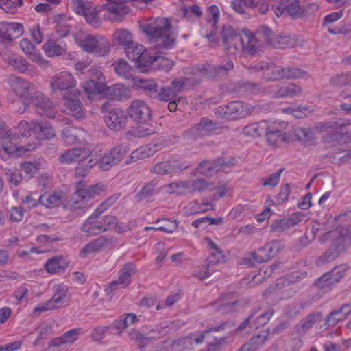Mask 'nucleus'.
Masks as SVG:
<instances>
[{
  "label": "nucleus",
  "mask_w": 351,
  "mask_h": 351,
  "mask_svg": "<svg viewBox=\"0 0 351 351\" xmlns=\"http://www.w3.org/2000/svg\"><path fill=\"white\" fill-rule=\"evenodd\" d=\"M137 271L136 265L132 262L125 263L119 271V277L117 280L112 281L110 287L114 290L118 285L127 287L131 283V278Z\"/></svg>",
  "instance_id": "obj_24"
},
{
  "label": "nucleus",
  "mask_w": 351,
  "mask_h": 351,
  "mask_svg": "<svg viewBox=\"0 0 351 351\" xmlns=\"http://www.w3.org/2000/svg\"><path fill=\"white\" fill-rule=\"evenodd\" d=\"M128 116L134 121L146 123L151 119V110L149 106L143 100L136 99L132 101L128 108Z\"/></svg>",
  "instance_id": "obj_16"
},
{
  "label": "nucleus",
  "mask_w": 351,
  "mask_h": 351,
  "mask_svg": "<svg viewBox=\"0 0 351 351\" xmlns=\"http://www.w3.org/2000/svg\"><path fill=\"white\" fill-rule=\"evenodd\" d=\"M261 79L265 82L278 81L281 77V66L268 62V68L264 73H262Z\"/></svg>",
  "instance_id": "obj_45"
},
{
  "label": "nucleus",
  "mask_w": 351,
  "mask_h": 351,
  "mask_svg": "<svg viewBox=\"0 0 351 351\" xmlns=\"http://www.w3.org/2000/svg\"><path fill=\"white\" fill-rule=\"evenodd\" d=\"M169 194L185 195L189 193L187 180H179L164 186Z\"/></svg>",
  "instance_id": "obj_44"
},
{
  "label": "nucleus",
  "mask_w": 351,
  "mask_h": 351,
  "mask_svg": "<svg viewBox=\"0 0 351 351\" xmlns=\"http://www.w3.org/2000/svg\"><path fill=\"white\" fill-rule=\"evenodd\" d=\"M306 75V72L295 67H282L281 66V77L284 79H292L303 77Z\"/></svg>",
  "instance_id": "obj_57"
},
{
  "label": "nucleus",
  "mask_w": 351,
  "mask_h": 351,
  "mask_svg": "<svg viewBox=\"0 0 351 351\" xmlns=\"http://www.w3.org/2000/svg\"><path fill=\"white\" fill-rule=\"evenodd\" d=\"M63 197L62 191L45 193L39 197L38 202L47 208H53L59 206Z\"/></svg>",
  "instance_id": "obj_36"
},
{
  "label": "nucleus",
  "mask_w": 351,
  "mask_h": 351,
  "mask_svg": "<svg viewBox=\"0 0 351 351\" xmlns=\"http://www.w3.org/2000/svg\"><path fill=\"white\" fill-rule=\"evenodd\" d=\"M86 77L87 80L83 86L87 93H99L104 90V77L101 71L97 67L90 66L87 69Z\"/></svg>",
  "instance_id": "obj_14"
},
{
  "label": "nucleus",
  "mask_w": 351,
  "mask_h": 351,
  "mask_svg": "<svg viewBox=\"0 0 351 351\" xmlns=\"http://www.w3.org/2000/svg\"><path fill=\"white\" fill-rule=\"evenodd\" d=\"M322 317L323 314L322 312L314 311L311 313L298 326V332L306 333L315 324L319 322Z\"/></svg>",
  "instance_id": "obj_39"
},
{
  "label": "nucleus",
  "mask_w": 351,
  "mask_h": 351,
  "mask_svg": "<svg viewBox=\"0 0 351 351\" xmlns=\"http://www.w3.org/2000/svg\"><path fill=\"white\" fill-rule=\"evenodd\" d=\"M226 323L213 327L203 332H195L182 337L176 340L167 339L162 342L158 351H185L191 350L195 344L203 343L207 335L213 331L223 330Z\"/></svg>",
  "instance_id": "obj_3"
},
{
  "label": "nucleus",
  "mask_w": 351,
  "mask_h": 351,
  "mask_svg": "<svg viewBox=\"0 0 351 351\" xmlns=\"http://www.w3.org/2000/svg\"><path fill=\"white\" fill-rule=\"evenodd\" d=\"M128 335L130 340L138 342V347L140 349L145 348L147 343L152 339H156L158 337L157 336L154 335L142 334L138 330L134 329L128 332Z\"/></svg>",
  "instance_id": "obj_48"
},
{
  "label": "nucleus",
  "mask_w": 351,
  "mask_h": 351,
  "mask_svg": "<svg viewBox=\"0 0 351 351\" xmlns=\"http://www.w3.org/2000/svg\"><path fill=\"white\" fill-rule=\"evenodd\" d=\"M191 167L186 161L180 160H169L156 163L150 169L152 173L158 175L177 174L183 172Z\"/></svg>",
  "instance_id": "obj_12"
},
{
  "label": "nucleus",
  "mask_w": 351,
  "mask_h": 351,
  "mask_svg": "<svg viewBox=\"0 0 351 351\" xmlns=\"http://www.w3.org/2000/svg\"><path fill=\"white\" fill-rule=\"evenodd\" d=\"M267 142L271 146H276L284 140V133L280 129V125L276 122H271L268 132L265 134Z\"/></svg>",
  "instance_id": "obj_35"
},
{
  "label": "nucleus",
  "mask_w": 351,
  "mask_h": 351,
  "mask_svg": "<svg viewBox=\"0 0 351 351\" xmlns=\"http://www.w3.org/2000/svg\"><path fill=\"white\" fill-rule=\"evenodd\" d=\"M43 49L48 57L58 56L66 52V47L56 40H48L43 45Z\"/></svg>",
  "instance_id": "obj_43"
},
{
  "label": "nucleus",
  "mask_w": 351,
  "mask_h": 351,
  "mask_svg": "<svg viewBox=\"0 0 351 351\" xmlns=\"http://www.w3.org/2000/svg\"><path fill=\"white\" fill-rule=\"evenodd\" d=\"M240 32L230 25H224L222 27L221 38L225 49L230 55H237L240 53L242 41Z\"/></svg>",
  "instance_id": "obj_10"
},
{
  "label": "nucleus",
  "mask_w": 351,
  "mask_h": 351,
  "mask_svg": "<svg viewBox=\"0 0 351 351\" xmlns=\"http://www.w3.org/2000/svg\"><path fill=\"white\" fill-rule=\"evenodd\" d=\"M255 34L263 45L265 44L271 47V43L274 40L275 35L270 27L262 25L256 29Z\"/></svg>",
  "instance_id": "obj_46"
},
{
  "label": "nucleus",
  "mask_w": 351,
  "mask_h": 351,
  "mask_svg": "<svg viewBox=\"0 0 351 351\" xmlns=\"http://www.w3.org/2000/svg\"><path fill=\"white\" fill-rule=\"evenodd\" d=\"M340 252L341 251L338 250L337 248L335 250L330 249L315 260V264L317 266H321L327 263L333 261L339 256Z\"/></svg>",
  "instance_id": "obj_56"
},
{
  "label": "nucleus",
  "mask_w": 351,
  "mask_h": 351,
  "mask_svg": "<svg viewBox=\"0 0 351 351\" xmlns=\"http://www.w3.org/2000/svg\"><path fill=\"white\" fill-rule=\"evenodd\" d=\"M112 66L115 73L119 76L125 79H128L132 76V69L125 60L120 59L114 62Z\"/></svg>",
  "instance_id": "obj_49"
},
{
  "label": "nucleus",
  "mask_w": 351,
  "mask_h": 351,
  "mask_svg": "<svg viewBox=\"0 0 351 351\" xmlns=\"http://www.w3.org/2000/svg\"><path fill=\"white\" fill-rule=\"evenodd\" d=\"M350 312L349 304H343L339 308L332 311L324 319L326 328L335 326L339 322L345 320Z\"/></svg>",
  "instance_id": "obj_26"
},
{
  "label": "nucleus",
  "mask_w": 351,
  "mask_h": 351,
  "mask_svg": "<svg viewBox=\"0 0 351 351\" xmlns=\"http://www.w3.org/2000/svg\"><path fill=\"white\" fill-rule=\"evenodd\" d=\"M284 245L280 241L274 240L265 246L260 247L256 252H252L247 255L244 263L253 266L255 263H263L274 258L282 248Z\"/></svg>",
  "instance_id": "obj_6"
},
{
  "label": "nucleus",
  "mask_w": 351,
  "mask_h": 351,
  "mask_svg": "<svg viewBox=\"0 0 351 351\" xmlns=\"http://www.w3.org/2000/svg\"><path fill=\"white\" fill-rule=\"evenodd\" d=\"M277 16L283 14L293 19L302 18V6L300 0H281L276 7H273Z\"/></svg>",
  "instance_id": "obj_17"
},
{
  "label": "nucleus",
  "mask_w": 351,
  "mask_h": 351,
  "mask_svg": "<svg viewBox=\"0 0 351 351\" xmlns=\"http://www.w3.org/2000/svg\"><path fill=\"white\" fill-rule=\"evenodd\" d=\"M141 31L155 46L161 49H170L175 43L171 25L166 18H152L139 22Z\"/></svg>",
  "instance_id": "obj_2"
},
{
  "label": "nucleus",
  "mask_w": 351,
  "mask_h": 351,
  "mask_svg": "<svg viewBox=\"0 0 351 351\" xmlns=\"http://www.w3.org/2000/svg\"><path fill=\"white\" fill-rule=\"evenodd\" d=\"M46 166L45 161H38L36 162H25L21 165V169L27 174L34 175L41 169H44Z\"/></svg>",
  "instance_id": "obj_59"
},
{
  "label": "nucleus",
  "mask_w": 351,
  "mask_h": 351,
  "mask_svg": "<svg viewBox=\"0 0 351 351\" xmlns=\"http://www.w3.org/2000/svg\"><path fill=\"white\" fill-rule=\"evenodd\" d=\"M116 243L117 239L114 237L100 236L86 244L80 251L79 256L85 258L93 253H98L114 246Z\"/></svg>",
  "instance_id": "obj_13"
},
{
  "label": "nucleus",
  "mask_w": 351,
  "mask_h": 351,
  "mask_svg": "<svg viewBox=\"0 0 351 351\" xmlns=\"http://www.w3.org/2000/svg\"><path fill=\"white\" fill-rule=\"evenodd\" d=\"M5 60L8 64L21 73L25 72L29 66V63L26 60L16 57L14 55L8 56Z\"/></svg>",
  "instance_id": "obj_50"
},
{
  "label": "nucleus",
  "mask_w": 351,
  "mask_h": 351,
  "mask_svg": "<svg viewBox=\"0 0 351 351\" xmlns=\"http://www.w3.org/2000/svg\"><path fill=\"white\" fill-rule=\"evenodd\" d=\"M90 199L88 193L83 188L75 191L66 202L69 209L84 210L88 207L87 202Z\"/></svg>",
  "instance_id": "obj_25"
},
{
  "label": "nucleus",
  "mask_w": 351,
  "mask_h": 351,
  "mask_svg": "<svg viewBox=\"0 0 351 351\" xmlns=\"http://www.w3.org/2000/svg\"><path fill=\"white\" fill-rule=\"evenodd\" d=\"M336 283L333 282L332 277L329 273H325L315 282V285L323 292L330 291L332 287Z\"/></svg>",
  "instance_id": "obj_55"
},
{
  "label": "nucleus",
  "mask_w": 351,
  "mask_h": 351,
  "mask_svg": "<svg viewBox=\"0 0 351 351\" xmlns=\"http://www.w3.org/2000/svg\"><path fill=\"white\" fill-rule=\"evenodd\" d=\"M296 45V40L288 35H278L275 36L274 40L271 43V47L274 48L293 47Z\"/></svg>",
  "instance_id": "obj_51"
},
{
  "label": "nucleus",
  "mask_w": 351,
  "mask_h": 351,
  "mask_svg": "<svg viewBox=\"0 0 351 351\" xmlns=\"http://www.w3.org/2000/svg\"><path fill=\"white\" fill-rule=\"evenodd\" d=\"M168 145L167 139L161 136L152 141L146 146L141 147L131 154V159L138 160L149 157Z\"/></svg>",
  "instance_id": "obj_15"
},
{
  "label": "nucleus",
  "mask_w": 351,
  "mask_h": 351,
  "mask_svg": "<svg viewBox=\"0 0 351 351\" xmlns=\"http://www.w3.org/2000/svg\"><path fill=\"white\" fill-rule=\"evenodd\" d=\"M130 90L124 85L117 84L108 87L106 95L112 100L120 101L128 98Z\"/></svg>",
  "instance_id": "obj_37"
},
{
  "label": "nucleus",
  "mask_w": 351,
  "mask_h": 351,
  "mask_svg": "<svg viewBox=\"0 0 351 351\" xmlns=\"http://www.w3.org/2000/svg\"><path fill=\"white\" fill-rule=\"evenodd\" d=\"M207 14V27H210V31L206 32L204 36L208 39H210L215 35L217 32V23L219 18V11L218 7L214 5L210 6Z\"/></svg>",
  "instance_id": "obj_33"
},
{
  "label": "nucleus",
  "mask_w": 351,
  "mask_h": 351,
  "mask_svg": "<svg viewBox=\"0 0 351 351\" xmlns=\"http://www.w3.org/2000/svg\"><path fill=\"white\" fill-rule=\"evenodd\" d=\"M152 60L151 68L154 70L168 71L173 66V62L164 56H154Z\"/></svg>",
  "instance_id": "obj_52"
},
{
  "label": "nucleus",
  "mask_w": 351,
  "mask_h": 351,
  "mask_svg": "<svg viewBox=\"0 0 351 351\" xmlns=\"http://www.w3.org/2000/svg\"><path fill=\"white\" fill-rule=\"evenodd\" d=\"M32 132L33 133L32 121L30 123H28L25 120L21 121L16 127L12 130L7 131L5 134V136L2 137V140L3 141L1 145L2 149L8 154H12L14 152L20 153L22 150L29 152L35 149L39 144L38 142L28 143L25 146L21 147H17L12 143L10 145L5 144L6 140L11 142L20 137L30 136Z\"/></svg>",
  "instance_id": "obj_4"
},
{
  "label": "nucleus",
  "mask_w": 351,
  "mask_h": 351,
  "mask_svg": "<svg viewBox=\"0 0 351 351\" xmlns=\"http://www.w3.org/2000/svg\"><path fill=\"white\" fill-rule=\"evenodd\" d=\"M109 102L106 101L101 106V109L104 113V121L110 129L119 131L125 126L127 117L125 112L119 108L109 110Z\"/></svg>",
  "instance_id": "obj_9"
},
{
  "label": "nucleus",
  "mask_w": 351,
  "mask_h": 351,
  "mask_svg": "<svg viewBox=\"0 0 351 351\" xmlns=\"http://www.w3.org/2000/svg\"><path fill=\"white\" fill-rule=\"evenodd\" d=\"M99 216L92 214L82 225L81 230L82 232L90 235H96L106 231V228L102 224Z\"/></svg>",
  "instance_id": "obj_27"
},
{
  "label": "nucleus",
  "mask_w": 351,
  "mask_h": 351,
  "mask_svg": "<svg viewBox=\"0 0 351 351\" xmlns=\"http://www.w3.org/2000/svg\"><path fill=\"white\" fill-rule=\"evenodd\" d=\"M272 98L280 99L285 97H293L300 95L302 93V88L294 83H289L284 86L271 87L267 91Z\"/></svg>",
  "instance_id": "obj_22"
},
{
  "label": "nucleus",
  "mask_w": 351,
  "mask_h": 351,
  "mask_svg": "<svg viewBox=\"0 0 351 351\" xmlns=\"http://www.w3.org/2000/svg\"><path fill=\"white\" fill-rule=\"evenodd\" d=\"M205 241L212 250L208 258V268L213 265L223 262L225 256L222 250L211 239L206 237Z\"/></svg>",
  "instance_id": "obj_38"
},
{
  "label": "nucleus",
  "mask_w": 351,
  "mask_h": 351,
  "mask_svg": "<svg viewBox=\"0 0 351 351\" xmlns=\"http://www.w3.org/2000/svg\"><path fill=\"white\" fill-rule=\"evenodd\" d=\"M156 182L152 180L145 184L137 194L138 200H143L153 195L155 193Z\"/></svg>",
  "instance_id": "obj_62"
},
{
  "label": "nucleus",
  "mask_w": 351,
  "mask_h": 351,
  "mask_svg": "<svg viewBox=\"0 0 351 351\" xmlns=\"http://www.w3.org/2000/svg\"><path fill=\"white\" fill-rule=\"evenodd\" d=\"M233 68L234 64L232 60H228L225 64L220 65H214L210 63L195 65L192 67L191 73L201 75L208 78H215L233 69Z\"/></svg>",
  "instance_id": "obj_11"
},
{
  "label": "nucleus",
  "mask_w": 351,
  "mask_h": 351,
  "mask_svg": "<svg viewBox=\"0 0 351 351\" xmlns=\"http://www.w3.org/2000/svg\"><path fill=\"white\" fill-rule=\"evenodd\" d=\"M40 106H37L35 107L36 112L38 114L41 116H46L49 118H54L56 111L54 105L50 99L49 104H47V105H45V102L40 103Z\"/></svg>",
  "instance_id": "obj_60"
},
{
  "label": "nucleus",
  "mask_w": 351,
  "mask_h": 351,
  "mask_svg": "<svg viewBox=\"0 0 351 351\" xmlns=\"http://www.w3.org/2000/svg\"><path fill=\"white\" fill-rule=\"evenodd\" d=\"M75 40L83 51L97 56H104L110 50L109 40L100 34H84L76 38Z\"/></svg>",
  "instance_id": "obj_5"
},
{
  "label": "nucleus",
  "mask_w": 351,
  "mask_h": 351,
  "mask_svg": "<svg viewBox=\"0 0 351 351\" xmlns=\"http://www.w3.org/2000/svg\"><path fill=\"white\" fill-rule=\"evenodd\" d=\"M330 84L335 87L351 86V73H341L332 76L330 79Z\"/></svg>",
  "instance_id": "obj_54"
},
{
  "label": "nucleus",
  "mask_w": 351,
  "mask_h": 351,
  "mask_svg": "<svg viewBox=\"0 0 351 351\" xmlns=\"http://www.w3.org/2000/svg\"><path fill=\"white\" fill-rule=\"evenodd\" d=\"M68 266V262L63 256H55L49 259L45 265L48 273L55 274L64 271Z\"/></svg>",
  "instance_id": "obj_40"
},
{
  "label": "nucleus",
  "mask_w": 351,
  "mask_h": 351,
  "mask_svg": "<svg viewBox=\"0 0 351 351\" xmlns=\"http://www.w3.org/2000/svg\"><path fill=\"white\" fill-rule=\"evenodd\" d=\"M252 110L251 104L234 101L219 106L217 109L216 114L222 118L235 120L250 115Z\"/></svg>",
  "instance_id": "obj_7"
},
{
  "label": "nucleus",
  "mask_w": 351,
  "mask_h": 351,
  "mask_svg": "<svg viewBox=\"0 0 351 351\" xmlns=\"http://www.w3.org/2000/svg\"><path fill=\"white\" fill-rule=\"evenodd\" d=\"M81 333L82 329L80 328L70 330L62 336L52 339L49 343V346L60 347L63 345H71L78 339Z\"/></svg>",
  "instance_id": "obj_29"
},
{
  "label": "nucleus",
  "mask_w": 351,
  "mask_h": 351,
  "mask_svg": "<svg viewBox=\"0 0 351 351\" xmlns=\"http://www.w3.org/2000/svg\"><path fill=\"white\" fill-rule=\"evenodd\" d=\"M64 110L72 116L80 119L83 117V111L80 101L75 97H67L64 96Z\"/></svg>",
  "instance_id": "obj_34"
},
{
  "label": "nucleus",
  "mask_w": 351,
  "mask_h": 351,
  "mask_svg": "<svg viewBox=\"0 0 351 351\" xmlns=\"http://www.w3.org/2000/svg\"><path fill=\"white\" fill-rule=\"evenodd\" d=\"M300 221V219L297 216L276 219L272 222L270 226V230L272 232L282 233L295 226Z\"/></svg>",
  "instance_id": "obj_31"
},
{
  "label": "nucleus",
  "mask_w": 351,
  "mask_h": 351,
  "mask_svg": "<svg viewBox=\"0 0 351 351\" xmlns=\"http://www.w3.org/2000/svg\"><path fill=\"white\" fill-rule=\"evenodd\" d=\"M176 93L174 92L171 86H163L158 88V95L156 99L163 101H168L176 97Z\"/></svg>",
  "instance_id": "obj_64"
},
{
  "label": "nucleus",
  "mask_w": 351,
  "mask_h": 351,
  "mask_svg": "<svg viewBox=\"0 0 351 351\" xmlns=\"http://www.w3.org/2000/svg\"><path fill=\"white\" fill-rule=\"evenodd\" d=\"M138 58L134 62L138 68H151L154 56H151L149 51L144 48V51H141L138 55Z\"/></svg>",
  "instance_id": "obj_53"
},
{
  "label": "nucleus",
  "mask_w": 351,
  "mask_h": 351,
  "mask_svg": "<svg viewBox=\"0 0 351 351\" xmlns=\"http://www.w3.org/2000/svg\"><path fill=\"white\" fill-rule=\"evenodd\" d=\"M271 122L268 121H261L260 122L253 123L246 125L243 129V133L245 136H259L265 135L268 132V128Z\"/></svg>",
  "instance_id": "obj_32"
},
{
  "label": "nucleus",
  "mask_w": 351,
  "mask_h": 351,
  "mask_svg": "<svg viewBox=\"0 0 351 351\" xmlns=\"http://www.w3.org/2000/svg\"><path fill=\"white\" fill-rule=\"evenodd\" d=\"M284 169L281 168L277 172L271 174L268 176H265L261 178V183L263 186H271L275 187L280 182V178L281 176V173L283 172Z\"/></svg>",
  "instance_id": "obj_61"
},
{
  "label": "nucleus",
  "mask_w": 351,
  "mask_h": 351,
  "mask_svg": "<svg viewBox=\"0 0 351 351\" xmlns=\"http://www.w3.org/2000/svg\"><path fill=\"white\" fill-rule=\"evenodd\" d=\"M217 129V123L213 121L202 118L199 123L191 127L188 131L187 134L190 138H197L210 134Z\"/></svg>",
  "instance_id": "obj_23"
},
{
  "label": "nucleus",
  "mask_w": 351,
  "mask_h": 351,
  "mask_svg": "<svg viewBox=\"0 0 351 351\" xmlns=\"http://www.w3.org/2000/svg\"><path fill=\"white\" fill-rule=\"evenodd\" d=\"M113 41L114 44L125 49L134 41L133 36L132 33L126 29H119L113 34Z\"/></svg>",
  "instance_id": "obj_42"
},
{
  "label": "nucleus",
  "mask_w": 351,
  "mask_h": 351,
  "mask_svg": "<svg viewBox=\"0 0 351 351\" xmlns=\"http://www.w3.org/2000/svg\"><path fill=\"white\" fill-rule=\"evenodd\" d=\"M9 83L13 92L19 97L28 99L36 89L35 85L23 78L17 76H11Z\"/></svg>",
  "instance_id": "obj_19"
},
{
  "label": "nucleus",
  "mask_w": 351,
  "mask_h": 351,
  "mask_svg": "<svg viewBox=\"0 0 351 351\" xmlns=\"http://www.w3.org/2000/svg\"><path fill=\"white\" fill-rule=\"evenodd\" d=\"M33 133L39 138L50 139L55 136V131L51 125L45 123L40 124L32 121Z\"/></svg>",
  "instance_id": "obj_41"
},
{
  "label": "nucleus",
  "mask_w": 351,
  "mask_h": 351,
  "mask_svg": "<svg viewBox=\"0 0 351 351\" xmlns=\"http://www.w3.org/2000/svg\"><path fill=\"white\" fill-rule=\"evenodd\" d=\"M134 84L148 96L154 99L157 97L158 86L154 80L136 77L134 79Z\"/></svg>",
  "instance_id": "obj_30"
},
{
  "label": "nucleus",
  "mask_w": 351,
  "mask_h": 351,
  "mask_svg": "<svg viewBox=\"0 0 351 351\" xmlns=\"http://www.w3.org/2000/svg\"><path fill=\"white\" fill-rule=\"evenodd\" d=\"M351 245V231L346 228H342L336 238V248L343 251L344 249Z\"/></svg>",
  "instance_id": "obj_47"
},
{
  "label": "nucleus",
  "mask_w": 351,
  "mask_h": 351,
  "mask_svg": "<svg viewBox=\"0 0 351 351\" xmlns=\"http://www.w3.org/2000/svg\"><path fill=\"white\" fill-rule=\"evenodd\" d=\"M144 48L145 47L143 45L133 41L128 47L124 49V50L127 57L134 62L135 60L138 58V55H139L141 51H144Z\"/></svg>",
  "instance_id": "obj_58"
},
{
  "label": "nucleus",
  "mask_w": 351,
  "mask_h": 351,
  "mask_svg": "<svg viewBox=\"0 0 351 351\" xmlns=\"http://www.w3.org/2000/svg\"><path fill=\"white\" fill-rule=\"evenodd\" d=\"M129 144L127 143L116 145L106 152L99 160L96 161L98 167L102 171H108L118 164L128 153Z\"/></svg>",
  "instance_id": "obj_8"
},
{
  "label": "nucleus",
  "mask_w": 351,
  "mask_h": 351,
  "mask_svg": "<svg viewBox=\"0 0 351 351\" xmlns=\"http://www.w3.org/2000/svg\"><path fill=\"white\" fill-rule=\"evenodd\" d=\"M187 184L189 193H204L215 189L214 184L205 178L187 179Z\"/></svg>",
  "instance_id": "obj_28"
},
{
  "label": "nucleus",
  "mask_w": 351,
  "mask_h": 351,
  "mask_svg": "<svg viewBox=\"0 0 351 351\" xmlns=\"http://www.w3.org/2000/svg\"><path fill=\"white\" fill-rule=\"evenodd\" d=\"M69 2L73 11L82 15L87 23L93 27L100 25L98 14L101 10L105 12L104 18L112 22L122 21L130 10L125 4V0H106V3L99 8L94 6L88 0H69Z\"/></svg>",
  "instance_id": "obj_1"
},
{
  "label": "nucleus",
  "mask_w": 351,
  "mask_h": 351,
  "mask_svg": "<svg viewBox=\"0 0 351 351\" xmlns=\"http://www.w3.org/2000/svg\"><path fill=\"white\" fill-rule=\"evenodd\" d=\"M3 171L8 181L11 184L17 186L21 182L22 177L16 168L5 167Z\"/></svg>",
  "instance_id": "obj_63"
},
{
  "label": "nucleus",
  "mask_w": 351,
  "mask_h": 351,
  "mask_svg": "<svg viewBox=\"0 0 351 351\" xmlns=\"http://www.w3.org/2000/svg\"><path fill=\"white\" fill-rule=\"evenodd\" d=\"M90 151L86 147H74L61 154L58 161L62 164L80 163L90 156Z\"/></svg>",
  "instance_id": "obj_21"
},
{
  "label": "nucleus",
  "mask_w": 351,
  "mask_h": 351,
  "mask_svg": "<svg viewBox=\"0 0 351 351\" xmlns=\"http://www.w3.org/2000/svg\"><path fill=\"white\" fill-rule=\"evenodd\" d=\"M244 36L242 37L240 53L255 55L261 51L263 44L256 34H252L250 31L243 29Z\"/></svg>",
  "instance_id": "obj_20"
},
{
  "label": "nucleus",
  "mask_w": 351,
  "mask_h": 351,
  "mask_svg": "<svg viewBox=\"0 0 351 351\" xmlns=\"http://www.w3.org/2000/svg\"><path fill=\"white\" fill-rule=\"evenodd\" d=\"M76 85L73 75L66 71L56 73L50 80L49 86L53 93L68 90Z\"/></svg>",
  "instance_id": "obj_18"
}]
</instances>
